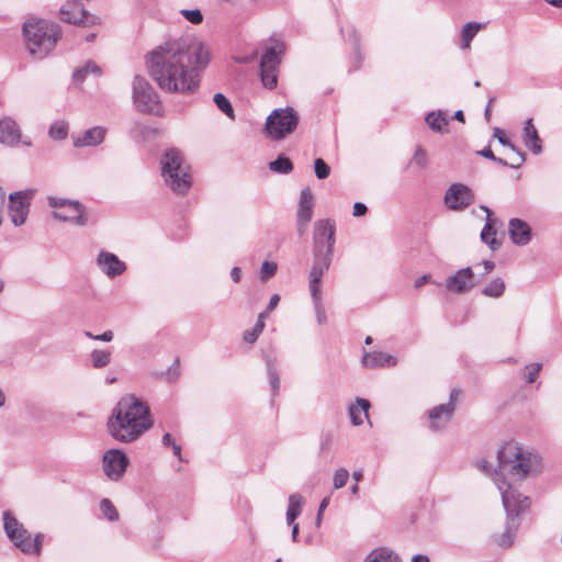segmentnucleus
<instances>
[{
  "label": "nucleus",
  "mask_w": 562,
  "mask_h": 562,
  "mask_svg": "<svg viewBox=\"0 0 562 562\" xmlns=\"http://www.w3.org/2000/svg\"><path fill=\"white\" fill-rule=\"evenodd\" d=\"M336 243V224L333 220H317L313 225V263L330 266Z\"/></svg>",
  "instance_id": "nucleus-7"
},
{
  "label": "nucleus",
  "mask_w": 562,
  "mask_h": 562,
  "mask_svg": "<svg viewBox=\"0 0 562 562\" xmlns=\"http://www.w3.org/2000/svg\"><path fill=\"white\" fill-rule=\"evenodd\" d=\"M370 402L366 398L358 397L355 404L349 406V417L353 426L363 424L362 414L366 418H369Z\"/></svg>",
  "instance_id": "nucleus-29"
},
{
  "label": "nucleus",
  "mask_w": 562,
  "mask_h": 562,
  "mask_svg": "<svg viewBox=\"0 0 562 562\" xmlns=\"http://www.w3.org/2000/svg\"><path fill=\"white\" fill-rule=\"evenodd\" d=\"M367 211H368V207L364 203L356 202L353 204V212H352L353 216H357V217L362 216L367 213Z\"/></svg>",
  "instance_id": "nucleus-53"
},
{
  "label": "nucleus",
  "mask_w": 562,
  "mask_h": 562,
  "mask_svg": "<svg viewBox=\"0 0 562 562\" xmlns=\"http://www.w3.org/2000/svg\"><path fill=\"white\" fill-rule=\"evenodd\" d=\"M524 144L535 155H539L542 151V142L538 135V131L532 123V119H528L524 126Z\"/></svg>",
  "instance_id": "nucleus-26"
},
{
  "label": "nucleus",
  "mask_w": 562,
  "mask_h": 562,
  "mask_svg": "<svg viewBox=\"0 0 562 562\" xmlns=\"http://www.w3.org/2000/svg\"><path fill=\"white\" fill-rule=\"evenodd\" d=\"M481 209L486 213V222L481 232V240L488 245L492 250H497L501 247V243L496 239L495 220L492 218L493 213L487 206L482 205Z\"/></svg>",
  "instance_id": "nucleus-25"
},
{
  "label": "nucleus",
  "mask_w": 562,
  "mask_h": 562,
  "mask_svg": "<svg viewBox=\"0 0 562 562\" xmlns=\"http://www.w3.org/2000/svg\"><path fill=\"white\" fill-rule=\"evenodd\" d=\"M213 101L218 108L220 111H222L225 115H227L229 119L234 120V109L231 103V101L223 94V93H215L213 97Z\"/></svg>",
  "instance_id": "nucleus-39"
},
{
  "label": "nucleus",
  "mask_w": 562,
  "mask_h": 562,
  "mask_svg": "<svg viewBox=\"0 0 562 562\" xmlns=\"http://www.w3.org/2000/svg\"><path fill=\"white\" fill-rule=\"evenodd\" d=\"M505 291V282L502 278L493 279L482 289V294L488 297H501Z\"/></svg>",
  "instance_id": "nucleus-35"
},
{
  "label": "nucleus",
  "mask_w": 562,
  "mask_h": 562,
  "mask_svg": "<svg viewBox=\"0 0 562 562\" xmlns=\"http://www.w3.org/2000/svg\"><path fill=\"white\" fill-rule=\"evenodd\" d=\"M160 169L165 184L173 193L182 195L189 191L192 184L190 167L179 149L169 148L162 154Z\"/></svg>",
  "instance_id": "nucleus-6"
},
{
  "label": "nucleus",
  "mask_w": 562,
  "mask_h": 562,
  "mask_svg": "<svg viewBox=\"0 0 562 562\" xmlns=\"http://www.w3.org/2000/svg\"><path fill=\"white\" fill-rule=\"evenodd\" d=\"M100 510L104 518H106L109 521H116L119 519V513L109 498L101 499Z\"/></svg>",
  "instance_id": "nucleus-41"
},
{
  "label": "nucleus",
  "mask_w": 562,
  "mask_h": 562,
  "mask_svg": "<svg viewBox=\"0 0 562 562\" xmlns=\"http://www.w3.org/2000/svg\"><path fill=\"white\" fill-rule=\"evenodd\" d=\"M508 232L515 245L525 246L531 239V228L522 220L512 218L508 224Z\"/></svg>",
  "instance_id": "nucleus-21"
},
{
  "label": "nucleus",
  "mask_w": 562,
  "mask_h": 562,
  "mask_svg": "<svg viewBox=\"0 0 562 562\" xmlns=\"http://www.w3.org/2000/svg\"><path fill=\"white\" fill-rule=\"evenodd\" d=\"M3 528L8 538L14 543L15 547L16 542L26 537L27 533V530L21 522L18 521V519L10 510H5L3 513Z\"/></svg>",
  "instance_id": "nucleus-23"
},
{
  "label": "nucleus",
  "mask_w": 562,
  "mask_h": 562,
  "mask_svg": "<svg viewBox=\"0 0 562 562\" xmlns=\"http://www.w3.org/2000/svg\"><path fill=\"white\" fill-rule=\"evenodd\" d=\"M33 193L34 192L32 190H25L14 192L9 195V215L15 226H20L25 223Z\"/></svg>",
  "instance_id": "nucleus-13"
},
{
  "label": "nucleus",
  "mask_w": 562,
  "mask_h": 562,
  "mask_svg": "<svg viewBox=\"0 0 562 562\" xmlns=\"http://www.w3.org/2000/svg\"><path fill=\"white\" fill-rule=\"evenodd\" d=\"M412 562H429V558L424 554H416L412 558Z\"/></svg>",
  "instance_id": "nucleus-64"
},
{
  "label": "nucleus",
  "mask_w": 562,
  "mask_h": 562,
  "mask_svg": "<svg viewBox=\"0 0 562 562\" xmlns=\"http://www.w3.org/2000/svg\"><path fill=\"white\" fill-rule=\"evenodd\" d=\"M90 357L92 366L97 369H100L110 363L111 352L95 349L91 352Z\"/></svg>",
  "instance_id": "nucleus-40"
},
{
  "label": "nucleus",
  "mask_w": 562,
  "mask_h": 562,
  "mask_svg": "<svg viewBox=\"0 0 562 562\" xmlns=\"http://www.w3.org/2000/svg\"><path fill=\"white\" fill-rule=\"evenodd\" d=\"M459 394L460 392L458 390H452L450 393L449 403L440 404L429 411V426L432 430H441L449 424L456 409V402L458 400Z\"/></svg>",
  "instance_id": "nucleus-14"
},
{
  "label": "nucleus",
  "mask_w": 562,
  "mask_h": 562,
  "mask_svg": "<svg viewBox=\"0 0 562 562\" xmlns=\"http://www.w3.org/2000/svg\"><path fill=\"white\" fill-rule=\"evenodd\" d=\"M68 130L65 121H56L49 126L48 136L54 140H64L68 136Z\"/></svg>",
  "instance_id": "nucleus-37"
},
{
  "label": "nucleus",
  "mask_w": 562,
  "mask_h": 562,
  "mask_svg": "<svg viewBox=\"0 0 562 562\" xmlns=\"http://www.w3.org/2000/svg\"><path fill=\"white\" fill-rule=\"evenodd\" d=\"M314 171L317 179H326L330 173V167L322 158L314 160Z\"/></svg>",
  "instance_id": "nucleus-44"
},
{
  "label": "nucleus",
  "mask_w": 562,
  "mask_h": 562,
  "mask_svg": "<svg viewBox=\"0 0 562 562\" xmlns=\"http://www.w3.org/2000/svg\"><path fill=\"white\" fill-rule=\"evenodd\" d=\"M278 266L273 261H263L260 268V279L266 281L277 272Z\"/></svg>",
  "instance_id": "nucleus-45"
},
{
  "label": "nucleus",
  "mask_w": 562,
  "mask_h": 562,
  "mask_svg": "<svg viewBox=\"0 0 562 562\" xmlns=\"http://www.w3.org/2000/svg\"><path fill=\"white\" fill-rule=\"evenodd\" d=\"M299 121V114L293 108H279L268 115L266 132L272 140H281L296 130Z\"/></svg>",
  "instance_id": "nucleus-9"
},
{
  "label": "nucleus",
  "mask_w": 562,
  "mask_h": 562,
  "mask_svg": "<svg viewBox=\"0 0 562 562\" xmlns=\"http://www.w3.org/2000/svg\"><path fill=\"white\" fill-rule=\"evenodd\" d=\"M366 562H401V560L392 550L378 548L367 557Z\"/></svg>",
  "instance_id": "nucleus-32"
},
{
  "label": "nucleus",
  "mask_w": 562,
  "mask_h": 562,
  "mask_svg": "<svg viewBox=\"0 0 562 562\" xmlns=\"http://www.w3.org/2000/svg\"><path fill=\"white\" fill-rule=\"evenodd\" d=\"M304 503V497L299 493H294L289 496V504L286 509L288 525H292L295 521V519L301 515Z\"/></svg>",
  "instance_id": "nucleus-30"
},
{
  "label": "nucleus",
  "mask_w": 562,
  "mask_h": 562,
  "mask_svg": "<svg viewBox=\"0 0 562 562\" xmlns=\"http://www.w3.org/2000/svg\"><path fill=\"white\" fill-rule=\"evenodd\" d=\"M258 56V52L257 50H254L251 54L249 55H245V56H235L234 57V60L237 63V64H250L252 63Z\"/></svg>",
  "instance_id": "nucleus-52"
},
{
  "label": "nucleus",
  "mask_w": 562,
  "mask_h": 562,
  "mask_svg": "<svg viewBox=\"0 0 562 562\" xmlns=\"http://www.w3.org/2000/svg\"><path fill=\"white\" fill-rule=\"evenodd\" d=\"M362 362L366 367L376 368V367H393L397 363V360L385 352L374 351V352H366L362 358Z\"/></svg>",
  "instance_id": "nucleus-27"
},
{
  "label": "nucleus",
  "mask_w": 562,
  "mask_h": 562,
  "mask_svg": "<svg viewBox=\"0 0 562 562\" xmlns=\"http://www.w3.org/2000/svg\"><path fill=\"white\" fill-rule=\"evenodd\" d=\"M513 151L516 154V157L514 158V160L512 162H509V167L517 169L524 164L526 156H525V153L521 151L520 149H518L517 147H516V150H513Z\"/></svg>",
  "instance_id": "nucleus-51"
},
{
  "label": "nucleus",
  "mask_w": 562,
  "mask_h": 562,
  "mask_svg": "<svg viewBox=\"0 0 562 562\" xmlns=\"http://www.w3.org/2000/svg\"><path fill=\"white\" fill-rule=\"evenodd\" d=\"M106 135V128L102 126H93L85 131L80 136L74 138V146L90 147L100 145Z\"/></svg>",
  "instance_id": "nucleus-22"
},
{
  "label": "nucleus",
  "mask_w": 562,
  "mask_h": 562,
  "mask_svg": "<svg viewBox=\"0 0 562 562\" xmlns=\"http://www.w3.org/2000/svg\"><path fill=\"white\" fill-rule=\"evenodd\" d=\"M291 526H292L291 537H292V540L294 542H296L297 536H299V524L293 522Z\"/></svg>",
  "instance_id": "nucleus-63"
},
{
  "label": "nucleus",
  "mask_w": 562,
  "mask_h": 562,
  "mask_svg": "<svg viewBox=\"0 0 562 562\" xmlns=\"http://www.w3.org/2000/svg\"><path fill=\"white\" fill-rule=\"evenodd\" d=\"M504 509L506 512V525L504 532L497 538V544L503 548H509L514 543L516 532L520 526V516L525 514L531 501L528 496L520 494L509 483H506L501 475L494 477Z\"/></svg>",
  "instance_id": "nucleus-4"
},
{
  "label": "nucleus",
  "mask_w": 562,
  "mask_h": 562,
  "mask_svg": "<svg viewBox=\"0 0 562 562\" xmlns=\"http://www.w3.org/2000/svg\"><path fill=\"white\" fill-rule=\"evenodd\" d=\"M212 59L211 47L198 40L165 41L146 55L149 76L167 93L192 94Z\"/></svg>",
  "instance_id": "nucleus-1"
},
{
  "label": "nucleus",
  "mask_w": 562,
  "mask_h": 562,
  "mask_svg": "<svg viewBox=\"0 0 562 562\" xmlns=\"http://www.w3.org/2000/svg\"><path fill=\"white\" fill-rule=\"evenodd\" d=\"M97 266L109 278L121 276L126 270V263L115 254L101 250L97 256Z\"/></svg>",
  "instance_id": "nucleus-19"
},
{
  "label": "nucleus",
  "mask_w": 562,
  "mask_h": 562,
  "mask_svg": "<svg viewBox=\"0 0 562 562\" xmlns=\"http://www.w3.org/2000/svg\"><path fill=\"white\" fill-rule=\"evenodd\" d=\"M527 373L525 374L526 381L528 383H533L541 370V363H531L529 366H526Z\"/></svg>",
  "instance_id": "nucleus-47"
},
{
  "label": "nucleus",
  "mask_w": 562,
  "mask_h": 562,
  "mask_svg": "<svg viewBox=\"0 0 562 562\" xmlns=\"http://www.w3.org/2000/svg\"><path fill=\"white\" fill-rule=\"evenodd\" d=\"M113 339V331L112 330H105L103 334L101 335H97L95 337H93V340H101V341H111Z\"/></svg>",
  "instance_id": "nucleus-55"
},
{
  "label": "nucleus",
  "mask_w": 562,
  "mask_h": 562,
  "mask_svg": "<svg viewBox=\"0 0 562 562\" xmlns=\"http://www.w3.org/2000/svg\"><path fill=\"white\" fill-rule=\"evenodd\" d=\"M482 265L484 267L483 274H487V273L492 272V270L495 268V263L492 260H483Z\"/></svg>",
  "instance_id": "nucleus-61"
},
{
  "label": "nucleus",
  "mask_w": 562,
  "mask_h": 562,
  "mask_svg": "<svg viewBox=\"0 0 562 562\" xmlns=\"http://www.w3.org/2000/svg\"><path fill=\"white\" fill-rule=\"evenodd\" d=\"M269 169L276 173L288 175L293 170V164L284 155H279L276 160L269 162Z\"/></svg>",
  "instance_id": "nucleus-34"
},
{
  "label": "nucleus",
  "mask_w": 562,
  "mask_h": 562,
  "mask_svg": "<svg viewBox=\"0 0 562 562\" xmlns=\"http://www.w3.org/2000/svg\"><path fill=\"white\" fill-rule=\"evenodd\" d=\"M494 136L498 139V142L503 146H507L512 150H516V146L507 138V136L504 134V132L501 128H498V127L494 128Z\"/></svg>",
  "instance_id": "nucleus-50"
},
{
  "label": "nucleus",
  "mask_w": 562,
  "mask_h": 562,
  "mask_svg": "<svg viewBox=\"0 0 562 562\" xmlns=\"http://www.w3.org/2000/svg\"><path fill=\"white\" fill-rule=\"evenodd\" d=\"M279 301H280V296H279V294H273V295L270 297L269 303H268V305H267V308H266V311L263 312V313H266V317L269 315V313H270L271 311H273V310L277 307V305H278Z\"/></svg>",
  "instance_id": "nucleus-54"
},
{
  "label": "nucleus",
  "mask_w": 562,
  "mask_h": 562,
  "mask_svg": "<svg viewBox=\"0 0 562 562\" xmlns=\"http://www.w3.org/2000/svg\"><path fill=\"white\" fill-rule=\"evenodd\" d=\"M181 14L192 24H200L203 21V14L199 9L182 10Z\"/></svg>",
  "instance_id": "nucleus-46"
},
{
  "label": "nucleus",
  "mask_w": 562,
  "mask_h": 562,
  "mask_svg": "<svg viewBox=\"0 0 562 562\" xmlns=\"http://www.w3.org/2000/svg\"><path fill=\"white\" fill-rule=\"evenodd\" d=\"M128 465L126 454L119 449L108 450L103 456V471L112 481H119Z\"/></svg>",
  "instance_id": "nucleus-16"
},
{
  "label": "nucleus",
  "mask_w": 562,
  "mask_h": 562,
  "mask_svg": "<svg viewBox=\"0 0 562 562\" xmlns=\"http://www.w3.org/2000/svg\"><path fill=\"white\" fill-rule=\"evenodd\" d=\"M44 535L42 532L36 533L33 539H31V535L27 532L26 537L16 542V548H19L25 554L40 555Z\"/></svg>",
  "instance_id": "nucleus-28"
},
{
  "label": "nucleus",
  "mask_w": 562,
  "mask_h": 562,
  "mask_svg": "<svg viewBox=\"0 0 562 562\" xmlns=\"http://www.w3.org/2000/svg\"><path fill=\"white\" fill-rule=\"evenodd\" d=\"M23 35L29 53L42 59L55 47L60 37V29L58 24L46 20L30 19L23 24Z\"/></svg>",
  "instance_id": "nucleus-5"
},
{
  "label": "nucleus",
  "mask_w": 562,
  "mask_h": 562,
  "mask_svg": "<svg viewBox=\"0 0 562 562\" xmlns=\"http://www.w3.org/2000/svg\"><path fill=\"white\" fill-rule=\"evenodd\" d=\"M20 127L11 117L0 120V143L5 145H16L20 142Z\"/></svg>",
  "instance_id": "nucleus-24"
},
{
  "label": "nucleus",
  "mask_w": 562,
  "mask_h": 562,
  "mask_svg": "<svg viewBox=\"0 0 562 562\" xmlns=\"http://www.w3.org/2000/svg\"><path fill=\"white\" fill-rule=\"evenodd\" d=\"M349 479V472L345 468H339L335 471L334 477H333V485L334 488L339 490L344 487Z\"/></svg>",
  "instance_id": "nucleus-43"
},
{
  "label": "nucleus",
  "mask_w": 562,
  "mask_h": 562,
  "mask_svg": "<svg viewBox=\"0 0 562 562\" xmlns=\"http://www.w3.org/2000/svg\"><path fill=\"white\" fill-rule=\"evenodd\" d=\"M412 162L418 167H425L427 164L426 151L422 147H417L412 159Z\"/></svg>",
  "instance_id": "nucleus-49"
},
{
  "label": "nucleus",
  "mask_w": 562,
  "mask_h": 562,
  "mask_svg": "<svg viewBox=\"0 0 562 562\" xmlns=\"http://www.w3.org/2000/svg\"><path fill=\"white\" fill-rule=\"evenodd\" d=\"M313 306H314L317 324L318 325L326 324L327 316H326V312H325V307H324L323 302L314 303Z\"/></svg>",
  "instance_id": "nucleus-48"
},
{
  "label": "nucleus",
  "mask_w": 562,
  "mask_h": 562,
  "mask_svg": "<svg viewBox=\"0 0 562 562\" xmlns=\"http://www.w3.org/2000/svg\"><path fill=\"white\" fill-rule=\"evenodd\" d=\"M231 278L233 279L234 282H239L240 281L241 271H240V269L238 267H234L231 270Z\"/></svg>",
  "instance_id": "nucleus-59"
},
{
  "label": "nucleus",
  "mask_w": 562,
  "mask_h": 562,
  "mask_svg": "<svg viewBox=\"0 0 562 562\" xmlns=\"http://www.w3.org/2000/svg\"><path fill=\"white\" fill-rule=\"evenodd\" d=\"M425 121L429 128L437 133L446 132V127L449 123L448 117L441 110L429 112L426 115Z\"/></svg>",
  "instance_id": "nucleus-31"
},
{
  "label": "nucleus",
  "mask_w": 562,
  "mask_h": 562,
  "mask_svg": "<svg viewBox=\"0 0 562 562\" xmlns=\"http://www.w3.org/2000/svg\"><path fill=\"white\" fill-rule=\"evenodd\" d=\"M161 443L164 447H172L176 441L173 440L172 436L169 432H166L162 436Z\"/></svg>",
  "instance_id": "nucleus-56"
},
{
  "label": "nucleus",
  "mask_w": 562,
  "mask_h": 562,
  "mask_svg": "<svg viewBox=\"0 0 562 562\" xmlns=\"http://www.w3.org/2000/svg\"><path fill=\"white\" fill-rule=\"evenodd\" d=\"M494 101H495V97H490L488 102L485 106V111H484V116H485L486 121H490V119H491V109H492V103Z\"/></svg>",
  "instance_id": "nucleus-60"
},
{
  "label": "nucleus",
  "mask_w": 562,
  "mask_h": 562,
  "mask_svg": "<svg viewBox=\"0 0 562 562\" xmlns=\"http://www.w3.org/2000/svg\"><path fill=\"white\" fill-rule=\"evenodd\" d=\"M473 191L461 182L452 183L445 193V204L449 210L463 211L474 202Z\"/></svg>",
  "instance_id": "nucleus-12"
},
{
  "label": "nucleus",
  "mask_w": 562,
  "mask_h": 562,
  "mask_svg": "<svg viewBox=\"0 0 562 562\" xmlns=\"http://www.w3.org/2000/svg\"><path fill=\"white\" fill-rule=\"evenodd\" d=\"M60 18L65 22L85 26L97 23V18L90 14L78 0L66 2L60 8Z\"/></svg>",
  "instance_id": "nucleus-15"
},
{
  "label": "nucleus",
  "mask_w": 562,
  "mask_h": 562,
  "mask_svg": "<svg viewBox=\"0 0 562 562\" xmlns=\"http://www.w3.org/2000/svg\"><path fill=\"white\" fill-rule=\"evenodd\" d=\"M265 319H266V313H260L258 315V319H257V323L255 324V326L250 329V330H247L245 334H244V340L248 344H254L259 335L262 333L263 328H265Z\"/></svg>",
  "instance_id": "nucleus-38"
},
{
  "label": "nucleus",
  "mask_w": 562,
  "mask_h": 562,
  "mask_svg": "<svg viewBox=\"0 0 562 562\" xmlns=\"http://www.w3.org/2000/svg\"><path fill=\"white\" fill-rule=\"evenodd\" d=\"M430 281V276L429 274H424L422 277H419L416 281H415V288L416 289H419L422 288L425 283L429 282Z\"/></svg>",
  "instance_id": "nucleus-58"
},
{
  "label": "nucleus",
  "mask_w": 562,
  "mask_h": 562,
  "mask_svg": "<svg viewBox=\"0 0 562 562\" xmlns=\"http://www.w3.org/2000/svg\"><path fill=\"white\" fill-rule=\"evenodd\" d=\"M48 204L55 209L53 216L61 222H70L78 226L88 224L83 205L76 200H68L57 196H48Z\"/></svg>",
  "instance_id": "nucleus-11"
},
{
  "label": "nucleus",
  "mask_w": 562,
  "mask_h": 562,
  "mask_svg": "<svg viewBox=\"0 0 562 562\" xmlns=\"http://www.w3.org/2000/svg\"><path fill=\"white\" fill-rule=\"evenodd\" d=\"M101 68L92 60H88L82 67L76 69L72 74V79L75 83H82L88 74H93L95 76L101 75Z\"/></svg>",
  "instance_id": "nucleus-33"
},
{
  "label": "nucleus",
  "mask_w": 562,
  "mask_h": 562,
  "mask_svg": "<svg viewBox=\"0 0 562 562\" xmlns=\"http://www.w3.org/2000/svg\"><path fill=\"white\" fill-rule=\"evenodd\" d=\"M283 53L284 45L278 43L274 46L266 48L261 55L259 76L266 89L273 90L278 86L279 68Z\"/></svg>",
  "instance_id": "nucleus-10"
},
{
  "label": "nucleus",
  "mask_w": 562,
  "mask_h": 562,
  "mask_svg": "<svg viewBox=\"0 0 562 562\" xmlns=\"http://www.w3.org/2000/svg\"><path fill=\"white\" fill-rule=\"evenodd\" d=\"M483 24L476 22H468L462 30V48H469L471 41L482 29Z\"/></svg>",
  "instance_id": "nucleus-36"
},
{
  "label": "nucleus",
  "mask_w": 562,
  "mask_h": 562,
  "mask_svg": "<svg viewBox=\"0 0 562 562\" xmlns=\"http://www.w3.org/2000/svg\"><path fill=\"white\" fill-rule=\"evenodd\" d=\"M355 58H356V66L353 69L356 70V69L360 68L361 63H362V56H361V53H360L358 46L355 47Z\"/></svg>",
  "instance_id": "nucleus-62"
},
{
  "label": "nucleus",
  "mask_w": 562,
  "mask_h": 562,
  "mask_svg": "<svg viewBox=\"0 0 562 562\" xmlns=\"http://www.w3.org/2000/svg\"><path fill=\"white\" fill-rule=\"evenodd\" d=\"M475 284L473 270L467 267L450 276L445 282V288L448 292L461 294L472 290Z\"/></svg>",
  "instance_id": "nucleus-18"
},
{
  "label": "nucleus",
  "mask_w": 562,
  "mask_h": 562,
  "mask_svg": "<svg viewBox=\"0 0 562 562\" xmlns=\"http://www.w3.org/2000/svg\"><path fill=\"white\" fill-rule=\"evenodd\" d=\"M477 154L481 155L482 157L486 158V159L492 160V161L495 159V155L491 150L490 147H485L484 149L480 150Z\"/></svg>",
  "instance_id": "nucleus-57"
},
{
  "label": "nucleus",
  "mask_w": 562,
  "mask_h": 562,
  "mask_svg": "<svg viewBox=\"0 0 562 562\" xmlns=\"http://www.w3.org/2000/svg\"><path fill=\"white\" fill-rule=\"evenodd\" d=\"M267 372L272 396H276L280 389V378L276 367L271 363L270 360L267 361Z\"/></svg>",
  "instance_id": "nucleus-42"
},
{
  "label": "nucleus",
  "mask_w": 562,
  "mask_h": 562,
  "mask_svg": "<svg viewBox=\"0 0 562 562\" xmlns=\"http://www.w3.org/2000/svg\"><path fill=\"white\" fill-rule=\"evenodd\" d=\"M330 266H323L313 263L310 274H308V290L312 297V302L318 303L323 302L322 299V288H321V281L326 271H328Z\"/></svg>",
  "instance_id": "nucleus-20"
},
{
  "label": "nucleus",
  "mask_w": 562,
  "mask_h": 562,
  "mask_svg": "<svg viewBox=\"0 0 562 562\" xmlns=\"http://www.w3.org/2000/svg\"><path fill=\"white\" fill-rule=\"evenodd\" d=\"M314 210V195L311 188L302 189L299 199L296 225L299 235H304L308 223L312 221Z\"/></svg>",
  "instance_id": "nucleus-17"
},
{
  "label": "nucleus",
  "mask_w": 562,
  "mask_h": 562,
  "mask_svg": "<svg viewBox=\"0 0 562 562\" xmlns=\"http://www.w3.org/2000/svg\"><path fill=\"white\" fill-rule=\"evenodd\" d=\"M153 424L149 406L134 394H127L116 403L106 428L113 439L130 443L150 429Z\"/></svg>",
  "instance_id": "nucleus-2"
},
{
  "label": "nucleus",
  "mask_w": 562,
  "mask_h": 562,
  "mask_svg": "<svg viewBox=\"0 0 562 562\" xmlns=\"http://www.w3.org/2000/svg\"><path fill=\"white\" fill-rule=\"evenodd\" d=\"M132 100L136 110L145 114L159 115L161 113L160 98L143 76L136 75L132 82Z\"/></svg>",
  "instance_id": "nucleus-8"
},
{
  "label": "nucleus",
  "mask_w": 562,
  "mask_h": 562,
  "mask_svg": "<svg viewBox=\"0 0 562 562\" xmlns=\"http://www.w3.org/2000/svg\"><path fill=\"white\" fill-rule=\"evenodd\" d=\"M497 460L498 464L494 470H492V465L485 460H480L477 468L490 475L493 481L496 475H501V477L513 487V483L507 480L506 475L512 480L522 481L529 476L538 475L543 470L540 454L516 442L505 443L497 452Z\"/></svg>",
  "instance_id": "nucleus-3"
}]
</instances>
